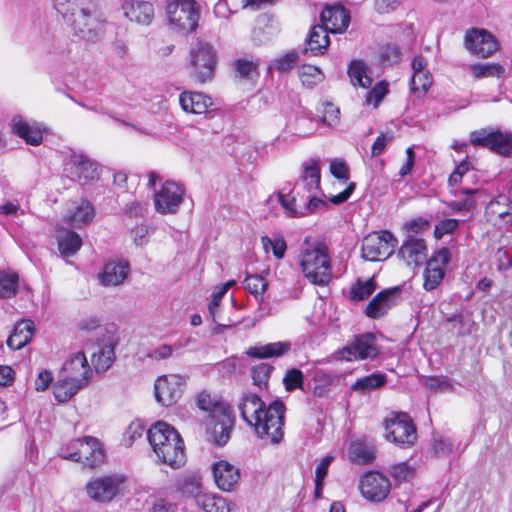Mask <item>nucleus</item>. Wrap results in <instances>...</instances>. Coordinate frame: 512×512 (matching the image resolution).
I'll use <instances>...</instances> for the list:
<instances>
[{
    "instance_id": "774afa93",
    "label": "nucleus",
    "mask_w": 512,
    "mask_h": 512,
    "mask_svg": "<svg viewBox=\"0 0 512 512\" xmlns=\"http://www.w3.org/2000/svg\"><path fill=\"white\" fill-rule=\"evenodd\" d=\"M151 229L147 225H138L132 230L133 241L137 246H143L148 241Z\"/></svg>"
},
{
    "instance_id": "ea45409f",
    "label": "nucleus",
    "mask_w": 512,
    "mask_h": 512,
    "mask_svg": "<svg viewBox=\"0 0 512 512\" xmlns=\"http://www.w3.org/2000/svg\"><path fill=\"white\" fill-rule=\"evenodd\" d=\"M273 371L274 366L266 362L252 366L250 374L253 385L257 386L260 390L267 389Z\"/></svg>"
},
{
    "instance_id": "5701e85b",
    "label": "nucleus",
    "mask_w": 512,
    "mask_h": 512,
    "mask_svg": "<svg viewBox=\"0 0 512 512\" xmlns=\"http://www.w3.org/2000/svg\"><path fill=\"white\" fill-rule=\"evenodd\" d=\"M320 21L328 33H341L349 26L350 13L340 5L327 6L321 12Z\"/></svg>"
},
{
    "instance_id": "9b49d317",
    "label": "nucleus",
    "mask_w": 512,
    "mask_h": 512,
    "mask_svg": "<svg viewBox=\"0 0 512 512\" xmlns=\"http://www.w3.org/2000/svg\"><path fill=\"white\" fill-rule=\"evenodd\" d=\"M71 20L65 24L71 29L73 36L87 42H96L104 34V22L93 16L87 9H77L71 14Z\"/></svg>"
},
{
    "instance_id": "4468645a",
    "label": "nucleus",
    "mask_w": 512,
    "mask_h": 512,
    "mask_svg": "<svg viewBox=\"0 0 512 512\" xmlns=\"http://www.w3.org/2000/svg\"><path fill=\"white\" fill-rule=\"evenodd\" d=\"M470 143L474 146L489 148L503 156L512 155V133L499 129L483 128L470 133Z\"/></svg>"
},
{
    "instance_id": "412c9836",
    "label": "nucleus",
    "mask_w": 512,
    "mask_h": 512,
    "mask_svg": "<svg viewBox=\"0 0 512 512\" xmlns=\"http://www.w3.org/2000/svg\"><path fill=\"white\" fill-rule=\"evenodd\" d=\"M61 374L81 388L86 386L91 378L92 369L85 353H76L73 358L65 363Z\"/></svg>"
},
{
    "instance_id": "c756f323",
    "label": "nucleus",
    "mask_w": 512,
    "mask_h": 512,
    "mask_svg": "<svg viewBox=\"0 0 512 512\" xmlns=\"http://www.w3.org/2000/svg\"><path fill=\"white\" fill-rule=\"evenodd\" d=\"M329 45V36L327 29L322 25H314L305 41L303 53H311L312 55H322Z\"/></svg>"
},
{
    "instance_id": "052dcab7",
    "label": "nucleus",
    "mask_w": 512,
    "mask_h": 512,
    "mask_svg": "<svg viewBox=\"0 0 512 512\" xmlns=\"http://www.w3.org/2000/svg\"><path fill=\"white\" fill-rule=\"evenodd\" d=\"M320 206L325 207L327 206V204L325 201L316 196V192H311L308 202L304 204L303 201H301V203L299 204L300 209L297 212L298 215L305 216L308 213H313Z\"/></svg>"
},
{
    "instance_id": "f8f14e48",
    "label": "nucleus",
    "mask_w": 512,
    "mask_h": 512,
    "mask_svg": "<svg viewBox=\"0 0 512 512\" xmlns=\"http://www.w3.org/2000/svg\"><path fill=\"white\" fill-rule=\"evenodd\" d=\"M386 438L401 446H412L417 439V429L406 412L392 413L384 420Z\"/></svg>"
},
{
    "instance_id": "8fccbe9b",
    "label": "nucleus",
    "mask_w": 512,
    "mask_h": 512,
    "mask_svg": "<svg viewBox=\"0 0 512 512\" xmlns=\"http://www.w3.org/2000/svg\"><path fill=\"white\" fill-rule=\"evenodd\" d=\"M283 384L285 390L288 392H292L296 389H303L304 386V374L298 368H291L287 370L283 377Z\"/></svg>"
},
{
    "instance_id": "13d9d810",
    "label": "nucleus",
    "mask_w": 512,
    "mask_h": 512,
    "mask_svg": "<svg viewBox=\"0 0 512 512\" xmlns=\"http://www.w3.org/2000/svg\"><path fill=\"white\" fill-rule=\"evenodd\" d=\"M390 473L391 476L399 482H407L414 477V469L406 462L393 465Z\"/></svg>"
},
{
    "instance_id": "cd10ccee",
    "label": "nucleus",
    "mask_w": 512,
    "mask_h": 512,
    "mask_svg": "<svg viewBox=\"0 0 512 512\" xmlns=\"http://www.w3.org/2000/svg\"><path fill=\"white\" fill-rule=\"evenodd\" d=\"M12 131L29 145L37 146L42 143L43 134L40 128L35 122H29L22 116L13 117Z\"/></svg>"
},
{
    "instance_id": "39448f33",
    "label": "nucleus",
    "mask_w": 512,
    "mask_h": 512,
    "mask_svg": "<svg viewBox=\"0 0 512 512\" xmlns=\"http://www.w3.org/2000/svg\"><path fill=\"white\" fill-rule=\"evenodd\" d=\"M320 166L318 159H309L302 164V173L299 181L288 193L284 189L278 193V199L287 216L301 217L298 215L299 204H306L311 192L320 190Z\"/></svg>"
},
{
    "instance_id": "20e7f679",
    "label": "nucleus",
    "mask_w": 512,
    "mask_h": 512,
    "mask_svg": "<svg viewBox=\"0 0 512 512\" xmlns=\"http://www.w3.org/2000/svg\"><path fill=\"white\" fill-rule=\"evenodd\" d=\"M299 263L304 277L310 283L325 286L330 282L331 258L324 242L306 238L300 248Z\"/></svg>"
},
{
    "instance_id": "393cba45",
    "label": "nucleus",
    "mask_w": 512,
    "mask_h": 512,
    "mask_svg": "<svg viewBox=\"0 0 512 512\" xmlns=\"http://www.w3.org/2000/svg\"><path fill=\"white\" fill-rule=\"evenodd\" d=\"M125 16L139 24L149 25L154 17L153 5L143 0H125L122 4Z\"/></svg>"
},
{
    "instance_id": "72a5a7b5",
    "label": "nucleus",
    "mask_w": 512,
    "mask_h": 512,
    "mask_svg": "<svg viewBox=\"0 0 512 512\" xmlns=\"http://www.w3.org/2000/svg\"><path fill=\"white\" fill-rule=\"evenodd\" d=\"M94 218V208L88 201H83L76 209L64 219L72 228H82Z\"/></svg>"
},
{
    "instance_id": "e433bc0d",
    "label": "nucleus",
    "mask_w": 512,
    "mask_h": 512,
    "mask_svg": "<svg viewBox=\"0 0 512 512\" xmlns=\"http://www.w3.org/2000/svg\"><path fill=\"white\" fill-rule=\"evenodd\" d=\"M348 75L353 86L367 88L372 79L367 75V67L361 60H353L348 67Z\"/></svg>"
},
{
    "instance_id": "c85d7f7f",
    "label": "nucleus",
    "mask_w": 512,
    "mask_h": 512,
    "mask_svg": "<svg viewBox=\"0 0 512 512\" xmlns=\"http://www.w3.org/2000/svg\"><path fill=\"white\" fill-rule=\"evenodd\" d=\"M130 271L128 262L111 261L104 265L99 274L100 283L104 286H117L123 283Z\"/></svg>"
},
{
    "instance_id": "338daca9",
    "label": "nucleus",
    "mask_w": 512,
    "mask_h": 512,
    "mask_svg": "<svg viewBox=\"0 0 512 512\" xmlns=\"http://www.w3.org/2000/svg\"><path fill=\"white\" fill-rule=\"evenodd\" d=\"M330 172L331 174L340 180H348L349 178V167L342 160H333L330 163Z\"/></svg>"
},
{
    "instance_id": "bf43d9fd",
    "label": "nucleus",
    "mask_w": 512,
    "mask_h": 512,
    "mask_svg": "<svg viewBox=\"0 0 512 512\" xmlns=\"http://www.w3.org/2000/svg\"><path fill=\"white\" fill-rule=\"evenodd\" d=\"M460 221L453 218H447L439 221L434 230L436 238H442L446 234L453 233L459 227Z\"/></svg>"
},
{
    "instance_id": "f03ea898",
    "label": "nucleus",
    "mask_w": 512,
    "mask_h": 512,
    "mask_svg": "<svg viewBox=\"0 0 512 512\" xmlns=\"http://www.w3.org/2000/svg\"><path fill=\"white\" fill-rule=\"evenodd\" d=\"M147 439L158 459L172 469L186 462L184 441L179 432L166 422L158 421L147 431Z\"/></svg>"
},
{
    "instance_id": "7c9ffc66",
    "label": "nucleus",
    "mask_w": 512,
    "mask_h": 512,
    "mask_svg": "<svg viewBox=\"0 0 512 512\" xmlns=\"http://www.w3.org/2000/svg\"><path fill=\"white\" fill-rule=\"evenodd\" d=\"M35 322H15L14 328L6 343L12 350H20L27 345L34 333Z\"/></svg>"
},
{
    "instance_id": "f257e3e1",
    "label": "nucleus",
    "mask_w": 512,
    "mask_h": 512,
    "mask_svg": "<svg viewBox=\"0 0 512 512\" xmlns=\"http://www.w3.org/2000/svg\"><path fill=\"white\" fill-rule=\"evenodd\" d=\"M240 417L265 443L277 445L285 435L286 406L280 399L266 404L256 393L244 392L237 404Z\"/></svg>"
},
{
    "instance_id": "b1692460",
    "label": "nucleus",
    "mask_w": 512,
    "mask_h": 512,
    "mask_svg": "<svg viewBox=\"0 0 512 512\" xmlns=\"http://www.w3.org/2000/svg\"><path fill=\"white\" fill-rule=\"evenodd\" d=\"M212 471L216 485L225 492L232 491L240 479L239 469L225 460L214 463Z\"/></svg>"
},
{
    "instance_id": "864d4df0",
    "label": "nucleus",
    "mask_w": 512,
    "mask_h": 512,
    "mask_svg": "<svg viewBox=\"0 0 512 512\" xmlns=\"http://www.w3.org/2000/svg\"><path fill=\"white\" fill-rule=\"evenodd\" d=\"M386 383V377L382 374H370L357 380L354 385L355 389L373 390L383 386Z\"/></svg>"
},
{
    "instance_id": "4be33fe9",
    "label": "nucleus",
    "mask_w": 512,
    "mask_h": 512,
    "mask_svg": "<svg viewBox=\"0 0 512 512\" xmlns=\"http://www.w3.org/2000/svg\"><path fill=\"white\" fill-rule=\"evenodd\" d=\"M72 174L81 185L90 184L99 178L98 164L82 153L70 157Z\"/></svg>"
},
{
    "instance_id": "4c0bfd02",
    "label": "nucleus",
    "mask_w": 512,
    "mask_h": 512,
    "mask_svg": "<svg viewBox=\"0 0 512 512\" xmlns=\"http://www.w3.org/2000/svg\"><path fill=\"white\" fill-rule=\"evenodd\" d=\"M376 288L377 284L374 278H370L365 281L357 279L350 288L349 298L352 301L365 300L374 293Z\"/></svg>"
},
{
    "instance_id": "423d86ee",
    "label": "nucleus",
    "mask_w": 512,
    "mask_h": 512,
    "mask_svg": "<svg viewBox=\"0 0 512 512\" xmlns=\"http://www.w3.org/2000/svg\"><path fill=\"white\" fill-rule=\"evenodd\" d=\"M61 458L82 463L85 468L96 469L106 462L103 443L96 437L73 439L61 448Z\"/></svg>"
},
{
    "instance_id": "ddd939ff",
    "label": "nucleus",
    "mask_w": 512,
    "mask_h": 512,
    "mask_svg": "<svg viewBox=\"0 0 512 512\" xmlns=\"http://www.w3.org/2000/svg\"><path fill=\"white\" fill-rule=\"evenodd\" d=\"M379 351L376 345V337L373 333L355 335L350 344L338 349L335 357L341 361L353 362L375 358Z\"/></svg>"
},
{
    "instance_id": "473e14b6",
    "label": "nucleus",
    "mask_w": 512,
    "mask_h": 512,
    "mask_svg": "<svg viewBox=\"0 0 512 512\" xmlns=\"http://www.w3.org/2000/svg\"><path fill=\"white\" fill-rule=\"evenodd\" d=\"M291 348L289 342H274L263 346L250 347L247 355L252 358L265 359L270 357H279L287 353Z\"/></svg>"
},
{
    "instance_id": "aec40b11",
    "label": "nucleus",
    "mask_w": 512,
    "mask_h": 512,
    "mask_svg": "<svg viewBox=\"0 0 512 512\" xmlns=\"http://www.w3.org/2000/svg\"><path fill=\"white\" fill-rule=\"evenodd\" d=\"M451 257L450 250L443 247L436 251L427 261L424 271V288L427 291L435 289L442 281L445 275L446 265Z\"/></svg>"
},
{
    "instance_id": "1a4fd4ad",
    "label": "nucleus",
    "mask_w": 512,
    "mask_h": 512,
    "mask_svg": "<svg viewBox=\"0 0 512 512\" xmlns=\"http://www.w3.org/2000/svg\"><path fill=\"white\" fill-rule=\"evenodd\" d=\"M217 55L213 46L198 41L190 50L191 77L199 83L211 81L214 77Z\"/></svg>"
},
{
    "instance_id": "4d7b16f0",
    "label": "nucleus",
    "mask_w": 512,
    "mask_h": 512,
    "mask_svg": "<svg viewBox=\"0 0 512 512\" xmlns=\"http://www.w3.org/2000/svg\"><path fill=\"white\" fill-rule=\"evenodd\" d=\"M148 211V203L138 200H132L126 203L123 207V212L126 216L132 218H144Z\"/></svg>"
},
{
    "instance_id": "49530a36",
    "label": "nucleus",
    "mask_w": 512,
    "mask_h": 512,
    "mask_svg": "<svg viewBox=\"0 0 512 512\" xmlns=\"http://www.w3.org/2000/svg\"><path fill=\"white\" fill-rule=\"evenodd\" d=\"M432 82V75L429 72L413 73L410 89L413 93H417L418 97H421L428 92Z\"/></svg>"
},
{
    "instance_id": "680f3d73",
    "label": "nucleus",
    "mask_w": 512,
    "mask_h": 512,
    "mask_svg": "<svg viewBox=\"0 0 512 512\" xmlns=\"http://www.w3.org/2000/svg\"><path fill=\"white\" fill-rule=\"evenodd\" d=\"M401 50L395 44H387L382 48L381 60L385 63L396 64L401 60Z\"/></svg>"
},
{
    "instance_id": "2f4dec72",
    "label": "nucleus",
    "mask_w": 512,
    "mask_h": 512,
    "mask_svg": "<svg viewBox=\"0 0 512 512\" xmlns=\"http://www.w3.org/2000/svg\"><path fill=\"white\" fill-rule=\"evenodd\" d=\"M58 249L63 257L73 256L82 246V239L76 232L59 229L56 235Z\"/></svg>"
},
{
    "instance_id": "bb28decb",
    "label": "nucleus",
    "mask_w": 512,
    "mask_h": 512,
    "mask_svg": "<svg viewBox=\"0 0 512 512\" xmlns=\"http://www.w3.org/2000/svg\"><path fill=\"white\" fill-rule=\"evenodd\" d=\"M181 108L187 113L204 114L213 107L211 97L201 92L184 91L179 96Z\"/></svg>"
},
{
    "instance_id": "79ce46f5",
    "label": "nucleus",
    "mask_w": 512,
    "mask_h": 512,
    "mask_svg": "<svg viewBox=\"0 0 512 512\" xmlns=\"http://www.w3.org/2000/svg\"><path fill=\"white\" fill-rule=\"evenodd\" d=\"M19 286V276L12 271L0 272V297L11 298L13 297Z\"/></svg>"
},
{
    "instance_id": "de8ad7c7",
    "label": "nucleus",
    "mask_w": 512,
    "mask_h": 512,
    "mask_svg": "<svg viewBox=\"0 0 512 512\" xmlns=\"http://www.w3.org/2000/svg\"><path fill=\"white\" fill-rule=\"evenodd\" d=\"M261 243L266 252L272 250L275 258L282 259L285 256L287 245L283 237L277 236L270 238L268 236H262Z\"/></svg>"
},
{
    "instance_id": "9d476101",
    "label": "nucleus",
    "mask_w": 512,
    "mask_h": 512,
    "mask_svg": "<svg viewBox=\"0 0 512 512\" xmlns=\"http://www.w3.org/2000/svg\"><path fill=\"white\" fill-rule=\"evenodd\" d=\"M127 477L112 473L92 478L86 484L87 495L96 502L108 503L122 494L126 488Z\"/></svg>"
},
{
    "instance_id": "6e6552de",
    "label": "nucleus",
    "mask_w": 512,
    "mask_h": 512,
    "mask_svg": "<svg viewBox=\"0 0 512 512\" xmlns=\"http://www.w3.org/2000/svg\"><path fill=\"white\" fill-rule=\"evenodd\" d=\"M166 13L175 32L188 35L197 30L201 11L196 0H174L167 4Z\"/></svg>"
},
{
    "instance_id": "a878e982",
    "label": "nucleus",
    "mask_w": 512,
    "mask_h": 512,
    "mask_svg": "<svg viewBox=\"0 0 512 512\" xmlns=\"http://www.w3.org/2000/svg\"><path fill=\"white\" fill-rule=\"evenodd\" d=\"M426 251L425 240L411 236L400 247L398 256L401 257L408 266H418L426 258Z\"/></svg>"
},
{
    "instance_id": "c03bdc74",
    "label": "nucleus",
    "mask_w": 512,
    "mask_h": 512,
    "mask_svg": "<svg viewBox=\"0 0 512 512\" xmlns=\"http://www.w3.org/2000/svg\"><path fill=\"white\" fill-rule=\"evenodd\" d=\"M298 74L302 84L306 87H313L322 82L325 78L322 70L312 65H302L298 68Z\"/></svg>"
},
{
    "instance_id": "6e6d98bb",
    "label": "nucleus",
    "mask_w": 512,
    "mask_h": 512,
    "mask_svg": "<svg viewBox=\"0 0 512 512\" xmlns=\"http://www.w3.org/2000/svg\"><path fill=\"white\" fill-rule=\"evenodd\" d=\"M321 113L320 120L324 125L333 127L339 123L340 110L334 104L324 103Z\"/></svg>"
},
{
    "instance_id": "5fc2aeb1",
    "label": "nucleus",
    "mask_w": 512,
    "mask_h": 512,
    "mask_svg": "<svg viewBox=\"0 0 512 512\" xmlns=\"http://www.w3.org/2000/svg\"><path fill=\"white\" fill-rule=\"evenodd\" d=\"M388 91V84L385 81L378 82L371 90L366 93V104H372L375 108L378 107Z\"/></svg>"
},
{
    "instance_id": "6ab92c4d",
    "label": "nucleus",
    "mask_w": 512,
    "mask_h": 512,
    "mask_svg": "<svg viewBox=\"0 0 512 512\" xmlns=\"http://www.w3.org/2000/svg\"><path fill=\"white\" fill-rule=\"evenodd\" d=\"M402 300L401 286L384 289L375 295L367 304L365 314L369 318L384 316L390 309L397 306Z\"/></svg>"
},
{
    "instance_id": "f704fd0d",
    "label": "nucleus",
    "mask_w": 512,
    "mask_h": 512,
    "mask_svg": "<svg viewBox=\"0 0 512 512\" xmlns=\"http://www.w3.org/2000/svg\"><path fill=\"white\" fill-rule=\"evenodd\" d=\"M196 502L205 512H232L226 499L211 493H198Z\"/></svg>"
},
{
    "instance_id": "e2e57ef3",
    "label": "nucleus",
    "mask_w": 512,
    "mask_h": 512,
    "mask_svg": "<svg viewBox=\"0 0 512 512\" xmlns=\"http://www.w3.org/2000/svg\"><path fill=\"white\" fill-rule=\"evenodd\" d=\"M295 124V135L298 137L309 136L314 131L313 120L309 117L299 116L296 118Z\"/></svg>"
},
{
    "instance_id": "69168bd1",
    "label": "nucleus",
    "mask_w": 512,
    "mask_h": 512,
    "mask_svg": "<svg viewBox=\"0 0 512 512\" xmlns=\"http://www.w3.org/2000/svg\"><path fill=\"white\" fill-rule=\"evenodd\" d=\"M425 386L430 390H452L453 386L445 376H430L425 380Z\"/></svg>"
},
{
    "instance_id": "dca6fc26",
    "label": "nucleus",
    "mask_w": 512,
    "mask_h": 512,
    "mask_svg": "<svg viewBox=\"0 0 512 512\" xmlns=\"http://www.w3.org/2000/svg\"><path fill=\"white\" fill-rule=\"evenodd\" d=\"M359 489L367 501L382 502L390 493L391 483L383 473L370 471L361 477Z\"/></svg>"
},
{
    "instance_id": "f3484780",
    "label": "nucleus",
    "mask_w": 512,
    "mask_h": 512,
    "mask_svg": "<svg viewBox=\"0 0 512 512\" xmlns=\"http://www.w3.org/2000/svg\"><path fill=\"white\" fill-rule=\"evenodd\" d=\"M464 44L468 51L481 58L491 56L499 48V43L495 36L481 28H472L467 31Z\"/></svg>"
},
{
    "instance_id": "0e129e2a",
    "label": "nucleus",
    "mask_w": 512,
    "mask_h": 512,
    "mask_svg": "<svg viewBox=\"0 0 512 512\" xmlns=\"http://www.w3.org/2000/svg\"><path fill=\"white\" fill-rule=\"evenodd\" d=\"M53 2L55 10L61 15L63 21H70L72 19L71 14L78 9L72 0H53Z\"/></svg>"
},
{
    "instance_id": "37998d69",
    "label": "nucleus",
    "mask_w": 512,
    "mask_h": 512,
    "mask_svg": "<svg viewBox=\"0 0 512 512\" xmlns=\"http://www.w3.org/2000/svg\"><path fill=\"white\" fill-rule=\"evenodd\" d=\"M473 76L477 79L487 77H501L505 68L498 63H477L470 66Z\"/></svg>"
},
{
    "instance_id": "3c124183",
    "label": "nucleus",
    "mask_w": 512,
    "mask_h": 512,
    "mask_svg": "<svg viewBox=\"0 0 512 512\" xmlns=\"http://www.w3.org/2000/svg\"><path fill=\"white\" fill-rule=\"evenodd\" d=\"M236 284L235 280H229L224 284L218 285L213 294L212 299L208 305L210 316L214 319L217 315V309L219 307V304L224 297V295L227 293V291Z\"/></svg>"
},
{
    "instance_id": "2eb2a0df",
    "label": "nucleus",
    "mask_w": 512,
    "mask_h": 512,
    "mask_svg": "<svg viewBox=\"0 0 512 512\" xmlns=\"http://www.w3.org/2000/svg\"><path fill=\"white\" fill-rule=\"evenodd\" d=\"M396 240L388 231L373 232L362 240L361 256L366 261H383L392 253Z\"/></svg>"
},
{
    "instance_id": "7ed1b4c3",
    "label": "nucleus",
    "mask_w": 512,
    "mask_h": 512,
    "mask_svg": "<svg viewBox=\"0 0 512 512\" xmlns=\"http://www.w3.org/2000/svg\"><path fill=\"white\" fill-rule=\"evenodd\" d=\"M196 406L211 418V436L217 446L225 445L235 426L233 407L222 396L203 390L196 395Z\"/></svg>"
},
{
    "instance_id": "a19ab883",
    "label": "nucleus",
    "mask_w": 512,
    "mask_h": 512,
    "mask_svg": "<svg viewBox=\"0 0 512 512\" xmlns=\"http://www.w3.org/2000/svg\"><path fill=\"white\" fill-rule=\"evenodd\" d=\"M115 361V347L104 345L92 356V364L97 372L106 371Z\"/></svg>"
},
{
    "instance_id": "09e8293b",
    "label": "nucleus",
    "mask_w": 512,
    "mask_h": 512,
    "mask_svg": "<svg viewBox=\"0 0 512 512\" xmlns=\"http://www.w3.org/2000/svg\"><path fill=\"white\" fill-rule=\"evenodd\" d=\"M298 60V53L294 50H291L284 54L283 56L276 58L268 69L271 70L272 68H274L281 73H286L289 72L296 65Z\"/></svg>"
},
{
    "instance_id": "58836bf2",
    "label": "nucleus",
    "mask_w": 512,
    "mask_h": 512,
    "mask_svg": "<svg viewBox=\"0 0 512 512\" xmlns=\"http://www.w3.org/2000/svg\"><path fill=\"white\" fill-rule=\"evenodd\" d=\"M259 59L240 57L234 60L233 68L238 77L252 79L259 75Z\"/></svg>"
},
{
    "instance_id": "a18cd8bd",
    "label": "nucleus",
    "mask_w": 512,
    "mask_h": 512,
    "mask_svg": "<svg viewBox=\"0 0 512 512\" xmlns=\"http://www.w3.org/2000/svg\"><path fill=\"white\" fill-rule=\"evenodd\" d=\"M350 454L354 462L368 465L375 459V448L364 443H356L351 447Z\"/></svg>"
},
{
    "instance_id": "603ef678",
    "label": "nucleus",
    "mask_w": 512,
    "mask_h": 512,
    "mask_svg": "<svg viewBox=\"0 0 512 512\" xmlns=\"http://www.w3.org/2000/svg\"><path fill=\"white\" fill-rule=\"evenodd\" d=\"M244 288L257 299L266 290L267 282L260 275H249L243 282Z\"/></svg>"
},
{
    "instance_id": "a211bd4d",
    "label": "nucleus",
    "mask_w": 512,
    "mask_h": 512,
    "mask_svg": "<svg viewBox=\"0 0 512 512\" xmlns=\"http://www.w3.org/2000/svg\"><path fill=\"white\" fill-rule=\"evenodd\" d=\"M184 379L179 375H164L154 384L156 400L163 406L175 404L182 396Z\"/></svg>"
},
{
    "instance_id": "c9c22d12",
    "label": "nucleus",
    "mask_w": 512,
    "mask_h": 512,
    "mask_svg": "<svg viewBox=\"0 0 512 512\" xmlns=\"http://www.w3.org/2000/svg\"><path fill=\"white\" fill-rule=\"evenodd\" d=\"M81 389L77 384L71 382L66 376L60 374L53 387L55 400L59 403L69 401Z\"/></svg>"
},
{
    "instance_id": "0eeeda50",
    "label": "nucleus",
    "mask_w": 512,
    "mask_h": 512,
    "mask_svg": "<svg viewBox=\"0 0 512 512\" xmlns=\"http://www.w3.org/2000/svg\"><path fill=\"white\" fill-rule=\"evenodd\" d=\"M148 187L153 189L155 210L163 215L175 214L183 202L185 189L172 180H165L155 171L148 173Z\"/></svg>"
}]
</instances>
